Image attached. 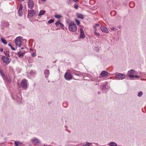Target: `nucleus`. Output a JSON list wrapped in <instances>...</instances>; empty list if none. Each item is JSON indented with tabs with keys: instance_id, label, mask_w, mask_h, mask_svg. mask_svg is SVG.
Returning <instances> with one entry per match:
<instances>
[{
	"instance_id": "1",
	"label": "nucleus",
	"mask_w": 146,
	"mask_h": 146,
	"mask_svg": "<svg viewBox=\"0 0 146 146\" xmlns=\"http://www.w3.org/2000/svg\"><path fill=\"white\" fill-rule=\"evenodd\" d=\"M68 28L70 31L75 32L77 31V27L76 24L73 22H71L69 24Z\"/></svg>"
},
{
	"instance_id": "2",
	"label": "nucleus",
	"mask_w": 146,
	"mask_h": 146,
	"mask_svg": "<svg viewBox=\"0 0 146 146\" xmlns=\"http://www.w3.org/2000/svg\"><path fill=\"white\" fill-rule=\"evenodd\" d=\"M0 74L5 81L8 83H10L11 82V78L9 76L8 77L5 76L4 74L1 70H0Z\"/></svg>"
},
{
	"instance_id": "3",
	"label": "nucleus",
	"mask_w": 146,
	"mask_h": 146,
	"mask_svg": "<svg viewBox=\"0 0 146 146\" xmlns=\"http://www.w3.org/2000/svg\"><path fill=\"white\" fill-rule=\"evenodd\" d=\"M115 77L116 80H122L125 78L126 76L122 73H118L115 75Z\"/></svg>"
},
{
	"instance_id": "4",
	"label": "nucleus",
	"mask_w": 146,
	"mask_h": 146,
	"mask_svg": "<svg viewBox=\"0 0 146 146\" xmlns=\"http://www.w3.org/2000/svg\"><path fill=\"white\" fill-rule=\"evenodd\" d=\"M21 86L25 90H26L27 87V81L25 79H23L21 83Z\"/></svg>"
},
{
	"instance_id": "5",
	"label": "nucleus",
	"mask_w": 146,
	"mask_h": 146,
	"mask_svg": "<svg viewBox=\"0 0 146 146\" xmlns=\"http://www.w3.org/2000/svg\"><path fill=\"white\" fill-rule=\"evenodd\" d=\"M35 13L36 11L32 9L28 10L27 15L28 18L29 19L35 15Z\"/></svg>"
},
{
	"instance_id": "6",
	"label": "nucleus",
	"mask_w": 146,
	"mask_h": 146,
	"mask_svg": "<svg viewBox=\"0 0 146 146\" xmlns=\"http://www.w3.org/2000/svg\"><path fill=\"white\" fill-rule=\"evenodd\" d=\"M64 77L66 80H70L72 79V76L67 70L65 74Z\"/></svg>"
},
{
	"instance_id": "7",
	"label": "nucleus",
	"mask_w": 146,
	"mask_h": 146,
	"mask_svg": "<svg viewBox=\"0 0 146 146\" xmlns=\"http://www.w3.org/2000/svg\"><path fill=\"white\" fill-rule=\"evenodd\" d=\"M27 5L28 8L32 9L34 7V3L32 0H28L27 2Z\"/></svg>"
},
{
	"instance_id": "8",
	"label": "nucleus",
	"mask_w": 146,
	"mask_h": 146,
	"mask_svg": "<svg viewBox=\"0 0 146 146\" xmlns=\"http://www.w3.org/2000/svg\"><path fill=\"white\" fill-rule=\"evenodd\" d=\"M80 34L79 38L83 39L85 38V36L82 27H80Z\"/></svg>"
},
{
	"instance_id": "9",
	"label": "nucleus",
	"mask_w": 146,
	"mask_h": 146,
	"mask_svg": "<svg viewBox=\"0 0 146 146\" xmlns=\"http://www.w3.org/2000/svg\"><path fill=\"white\" fill-rule=\"evenodd\" d=\"M33 143L35 145H37L38 143H40V141L38 139L34 137L31 140Z\"/></svg>"
},
{
	"instance_id": "10",
	"label": "nucleus",
	"mask_w": 146,
	"mask_h": 146,
	"mask_svg": "<svg viewBox=\"0 0 146 146\" xmlns=\"http://www.w3.org/2000/svg\"><path fill=\"white\" fill-rule=\"evenodd\" d=\"M15 42L17 46L20 47L22 43V42L19 37H17L15 39Z\"/></svg>"
},
{
	"instance_id": "11",
	"label": "nucleus",
	"mask_w": 146,
	"mask_h": 146,
	"mask_svg": "<svg viewBox=\"0 0 146 146\" xmlns=\"http://www.w3.org/2000/svg\"><path fill=\"white\" fill-rule=\"evenodd\" d=\"M2 56L1 58L2 59L4 63H5L6 64H8L10 63V61H9V59L8 58V57L5 56Z\"/></svg>"
},
{
	"instance_id": "12",
	"label": "nucleus",
	"mask_w": 146,
	"mask_h": 146,
	"mask_svg": "<svg viewBox=\"0 0 146 146\" xmlns=\"http://www.w3.org/2000/svg\"><path fill=\"white\" fill-rule=\"evenodd\" d=\"M100 29L103 32L106 33H108L109 32L107 28L104 26L101 27H100Z\"/></svg>"
},
{
	"instance_id": "13",
	"label": "nucleus",
	"mask_w": 146,
	"mask_h": 146,
	"mask_svg": "<svg viewBox=\"0 0 146 146\" xmlns=\"http://www.w3.org/2000/svg\"><path fill=\"white\" fill-rule=\"evenodd\" d=\"M44 74L45 77L46 78H47L49 77V76L50 74L49 70L48 69L44 70Z\"/></svg>"
},
{
	"instance_id": "14",
	"label": "nucleus",
	"mask_w": 146,
	"mask_h": 146,
	"mask_svg": "<svg viewBox=\"0 0 146 146\" xmlns=\"http://www.w3.org/2000/svg\"><path fill=\"white\" fill-rule=\"evenodd\" d=\"M109 74V73L106 71H102L100 75L102 77L107 76L108 74Z\"/></svg>"
},
{
	"instance_id": "15",
	"label": "nucleus",
	"mask_w": 146,
	"mask_h": 146,
	"mask_svg": "<svg viewBox=\"0 0 146 146\" xmlns=\"http://www.w3.org/2000/svg\"><path fill=\"white\" fill-rule=\"evenodd\" d=\"M46 11H45L44 10H41L40 11L39 13H38V14L37 15L40 17L41 16L43 15L45 13H46Z\"/></svg>"
},
{
	"instance_id": "16",
	"label": "nucleus",
	"mask_w": 146,
	"mask_h": 146,
	"mask_svg": "<svg viewBox=\"0 0 146 146\" xmlns=\"http://www.w3.org/2000/svg\"><path fill=\"white\" fill-rule=\"evenodd\" d=\"M25 53V52H22L21 51H19L17 53V54L18 55V56L19 57H23Z\"/></svg>"
},
{
	"instance_id": "17",
	"label": "nucleus",
	"mask_w": 146,
	"mask_h": 146,
	"mask_svg": "<svg viewBox=\"0 0 146 146\" xmlns=\"http://www.w3.org/2000/svg\"><path fill=\"white\" fill-rule=\"evenodd\" d=\"M76 15L77 17L79 18L83 19L84 18V16L81 14L77 13Z\"/></svg>"
},
{
	"instance_id": "18",
	"label": "nucleus",
	"mask_w": 146,
	"mask_h": 146,
	"mask_svg": "<svg viewBox=\"0 0 146 146\" xmlns=\"http://www.w3.org/2000/svg\"><path fill=\"white\" fill-rule=\"evenodd\" d=\"M5 53V55L7 57H10V56L9 54V51L6 50V51H4V52Z\"/></svg>"
},
{
	"instance_id": "19",
	"label": "nucleus",
	"mask_w": 146,
	"mask_h": 146,
	"mask_svg": "<svg viewBox=\"0 0 146 146\" xmlns=\"http://www.w3.org/2000/svg\"><path fill=\"white\" fill-rule=\"evenodd\" d=\"M135 71L134 70H129L127 72L128 74H135Z\"/></svg>"
},
{
	"instance_id": "20",
	"label": "nucleus",
	"mask_w": 146,
	"mask_h": 146,
	"mask_svg": "<svg viewBox=\"0 0 146 146\" xmlns=\"http://www.w3.org/2000/svg\"><path fill=\"white\" fill-rule=\"evenodd\" d=\"M106 84H103L102 87V90L103 91V92L106 90Z\"/></svg>"
},
{
	"instance_id": "21",
	"label": "nucleus",
	"mask_w": 146,
	"mask_h": 146,
	"mask_svg": "<svg viewBox=\"0 0 146 146\" xmlns=\"http://www.w3.org/2000/svg\"><path fill=\"white\" fill-rule=\"evenodd\" d=\"M1 40L2 42L5 44H7L6 40L3 38H1Z\"/></svg>"
},
{
	"instance_id": "22",
	"label": "nucleus",
	"mask_w": 146,
	"mask_h": 146,
	"mask_svg": "<svg viewBox=\"0 0 146 146\" xmlns=\"http://www.w3.org/2000/svg\"><path fill=\"white\" fill-rule=\"evenodd\" d=\"M18 13L19 16L21 17L23 15V13L22 11L18 10Z\"/></svg>"
},
{
	"instance_id": "23",
	"label": "nucleus",
	"mask_w": 146,
	"mask_h": 146,
	"mask_svg": "<svg viewBox=\"0 0 146 146\" xmlns=\"http://www.w3.org/2000/svg\"><path fill=\"white\" fill-rule=\"evenodd\" d=\"M143 94V92L142 91H140L138 93L137 96L139 97H140Z\"/></svg>"
},
{
	"instance_id": "24",
	"label": "nucleus",
	"mask_w": 146,
	"mask_h": 146,
	"mask_svg": "<svg viewBox=\"0 0 146 146\" xmlns=\"http://www.w3.org/2000/svg\"><path fill=\"white\" fill-rule=\"evenodd\" d=\"M23 8V6L21 3L20 4L18 10L22 11Z\"/></svg>"
},
{
	"instance_id": "25",
	"label": "nucleus",
	"mask_w": 146,
	"mask_h": 146,
	"mask_svg": "<svg viewBox=\"0 0 146 146\" xmlns=\"http://www.w3.org/2000/svg\"><path fill=\"white\" fill-rule=\"evenodd\" d=\"M129 77L130 78V79L131 80H133V78H134V75L132 74H129L128 75Z\"/></svg>"
},
{
	"instance_id": "26",
	"label": "nucleus",
	"mask_w": 146,
	"mask_h": 146,
	"mask_svg": "<svg viewBox=\"0 0 146 146\" xmlns=\"http://www.w3.org/2000/svg\"><path fill=\"white\" fill-rule=\"evenodd\" d=\"M29 73L32 76H34L35 74V72L33 70H31L29 72Z\"/></svg>"
},
{
	"instance_id": "27",
	"label": "nucleus",
	"mask_w": 146,
	"mask_h": 146,
	"mask_svg": "<svg viewBox=\"0 0 146 146\" xmlns=\"http://www.w3.org/2000/svg\"><path fill=\"white\" fill-rule=\"evenodd\" d=\"M57 19H60L62 17V16L61 15H56L54 16Z\"/></svg>"
},
{
	"instance_id": "28",
	"label": "nucleus",
	"mask_w": 146,
	"mask_h": 146,
	"mask_svg": "<svg viewBox=\"0 0 146 146\" xmlns=\"http://www.w3.org/2000/svg\"><path fill=\"white\" fill-rule=\"evenodd\" d=\"M54 19H50L48 21V23H49L50 24V23H53L54 22Z\"/></svg>"
},
{
	"instance_id": "29",
	"label": "nucleus",
	"mask_w": 146,
	"mask_h": 146,
	"mask_svg": "<svg viewBox=\"0 0 146 146\" xmlns=\"http://www.w3.org/2000/svg\"><path fill=\"white\" fill-rule=\"evenodd\" d=\"M8 46H9L11 48V49L13 50H15V48L13 47L11 44H8Z\"/></svg>"
},
{
	"instance_id": "30",
	"label": "nucleus",
	"mask_w": 146,
	"mask_h": 146,
	"mask_svg": "<svg viewBox=\"0 0 146 146\" xmlns=\"http://www.w3.org/2000/svg\"><path fill=\"white\" fill-rule=\"evenodd\" d=\"M75 21L77 25L78 26L79 25L80 23V21L77 19H76Z\"/></svg>"
},
{
	"instance_id": "31",
	"label": "nucleus",
	"mask_w": 146,
	"mask_h": 146,
	"mask_svg": "<svg viewBox=\"0 0 146 146\" xmlns=\"http://www.w3.org/2000/svg\"><path fill=\"white\" fill-rule=\"evenodd\" d=\"M19 146H21V145L22 144V143H21L19 141H15Z\"/></svg>"
},
{
	"instance_id": "32",
	"label": "nucleus",
	"mask_w": 146,
	"mask_h": 146,
	"mask_svg": "<svg viewBox=\"0 0 146 146\" xmlns=\"http://www.w3.org/2000/svg\"><path fill=\"white\" fill-rule=\"evenodd\" d=\"M61 23L60 22V20H58L55 23V25L57 26L59 25H60V23Z\"/></svg>"
},
{
	"instance_id": "33",
	"label": "nucleus",
	"mask_w": 146,
	"mask_h": 146,
	"mask_svg": "<svg viewBox=\"0 0 146 146\" xmlns=\"http://www.w3.org/2000/svg\"><path fill=\"white\" fill-rule=\"evenodd\" d=\"M60 27H61V28L62 29H64V25L61 23H60Z\"/></svg>"
},
{
	"instance_id": "34",
	"label": "nucleus",
	"mask_w": 146,
	"mask_h": 146,
	"mask_svg": "<svg viewBox=\"0 0 146 146\" xmlns=\"http://www.w3.org/2000/svg\"><path fill=\"white\" fill-rule=\"evenodd\" d=\"M99 26V25L98 24H96L95 25V26L94 27V28L96 29V27H98Z\"/></svg>"
},
{
	"instance_id": "35",
	"label": "nucleus",
	"mask_w": 146,
	"mask_h": 146,
	"mask_svg": "<svg viewBox=\"0 0 146 146\" xmlns=\"http://www.w3.org/2000/svg\"><path fill=\"white\" fill-rule=\"evenodd\" d=\"M73 73H74L76 75L78 76H79V74H78L76 73L75 72V71L73 72Z\"/></svg>"
},
{
	"instance_id": "36",
	"label": "nucleus",
	"mask_w": 146,
	"mask_h": 146,
	"mask_svg": "<svg viewBox=\"0 0 146 146\" xmlns=\"http://www.w3.org/2000/svg\"><path fill=\"white\" fill-rule=\"evenodd\" d=\"M78 6L77 5L75 4L74 5V7L76 9H78Z\"/></svg>"
},
{
	"instance_id": "37",
	"label": "nucleus",
	"mask_w": 146,
	"mask_h": 146,
	"mask_svg": "<svg viewBox=\"0 0 146 146\" xmlns=\"http://www.w3.org/2000/svg\"><path fill=\"white\" fill-rule=\"evenodd\" d=\"M134 77L136 78H140V76L139 75H135Z\"/></svg>"
},
{
	"instance_id": "38",
	"label": "nucleus",
	"mask_w": 146,
	"mask_h": 146,
	"mask_svg": "<svg viewBox=\"0 0 146 146\" xmlns=\"http://www.w3.org/2000/svg\"><path fill=\"white\" fill-rule=\"evenodd\" d=\"M95 34L98 36H99L100 35V34L99 33H97L96 31L94 32Z\"/></svg>"
},
{
	"instance_id": "39",
	"label": "nucleus",
	"mask_w": 146,
	"mask_h": 146,
	"mask_svg": "<svg viewBox=\"0 0 146 146\" xmlns=\"http://www.w3.org/2000/svg\"><path fill=\"white\" fill-rule=\"evenodd\" d=\"M32 56L33 57H35L36 56V54L34 52H33V53L32 54Z\"/></svg>"
},
{
	"instance_id": "40",
	"label": "nucleus",
	"mask_w": 146,
	"mask_h": 146,
	"mask_svg": "<svg viewBox=\"0 0 146 146\" xmlns=\"http://www.w3.org/2000/svg\"><path fill=\"white\" fill-rule=\"evenodd\" d=\"M115 28L114 27H111V28H110V29L112 31H114L115 30Z\"/></svg>"
},
{
	"instance_id": "41",
	"label": "nucleus",
	"mask_w": 146,
	"mask_h": 146,
	"mask_svg": "<svg viewBox=\"0 0 146 146\" xmlns=\"http://www.w3.org/2000/svg\"><path fill=\"white\" fill-rule=\"evenodd\" d=\"M95 49L97 50V51H98L99 50V48H97V47H96V48Z\"/></svg>"
},
{
	"instance_id": "42",
	"label": "nucleus",
	"mask_w": 146,
	"mask_h": 146,
	"mask_svg": "<svg viewBox=\"0 0 146 146\" xmlns=\"http://www.w3.org/2000/svg\"><path fill=\"white\" fill-rule=\"evenodd\" d=\"M0 50L1 52H2L3 51V49L2 48H0Z\"/></svg>"
},
{
	"instance_id": "43",
	"label": "nucleus",
	"mask_w": 146,
	"mask_h": 146,
	"mask_svg": "<svg viewBox=\"0 0 146 146\" xmlns=\"http://www.w3.org/2000/svg\"><path fill=\"white\" fill-rule=\"evenodd\" d=\"M93 143L92 144V145H90V146H94L93 144H94V145H95V143Z\"/></svg>"
},
{
	"instance_id": "44",
	"label": "nucleus",
	"mask_w": 146,
	"mask_h": 146,
	"mask_svg": "<svg viewBox=\"0 0 146 146\" xmlns=\"http://www.w3.org/2000/svg\"><path fill=\"white\" fill-rule=\"evenodd\" d=\"M6 25L7 26H9V24H8V23L7 22H6Z\"/></svg>"
},
{
	"instance_id": "45",
	"label": "nucleus",
	"mask_w": 146,
	"mask_h": 146,
	"mask_svg": "<svg viewBox=\"0 0 146 146\" xmlns=\"http://www.w3.org/2000/svg\"><path fill=\"white\" fill-rule=\"evenodd\" d=\"M14 144H15V146H19L15 142Z\"/></svg>"
},
{
	"instance_id": "46",
	"label": "nucleus",
	"mask_w": 146,
	"mask_h": 146,
	"mask_svg": "<svg viewBox=\"0 0 146 146\" xmlns=\"http://www.w3.org/2000/svg\"><path fill=\"white\" fill-rule=\"evenodd\" d=\"M20 2H22L24 1L25 0H18Z\"/></svg>"
},
{
	"instance_id": "47",
	"label": "nucleus",
	"mask_w": 146,
	"mask_h": 146,
	"mask_svg": "<svg viewBox=\"0 0 146 146\" xmlns=\"http://www.w3.org/2000/svg\"><path fill=\"white\" fill-rule=\"evenodd\" d=\"M46 0H41V1H42L45 2L46 1Z\"/></svg>"
},
{
	"instance_id": "48",
	"label": "nucleus",
	"mask_w": 146,
	"mask_h": 146,
	"mask_svg": "<svg viewBox=\"0 0 146 146\" xmlns=\"http://www.w3.org/2000/svg\"><path fill=\"white\" fill-rule=\"evenodd\" d=\"M56 61H54L52 62L53 63H55L56 62Z\"/></svg>"
},
{
	"instance_id": "49",
	"label": "nucleus",
	"mask_w": 146,
	"mask_h": 146,
	"mask_svg": "<svg viewBox=\"0 0 146 146\" xmlns=\"http://www.w3.org/2000/svg\"><path fill=\"white\" fill-rule=\"evenodd\" d=\"M30 51H33V49H30Z\"/></svg>"
},
{
	"instance_id": "50",
	"label": "nucleus",
	"mask_w": 146,
	"mask_h": 146,
	"mask_svg": "<svg viewBox=\"0 0 146 146\" xmlns=\"http://www.w3.org/2000/svg\"><path fill=\"white\" fill-rule=\"evenodd\" d=\"M21 49H24V48L21 47Z\"/></svg>"
},
{
	"instance_id": "51",
	"label": "nucleus",
	"mask_w": 146,
	"mask_h": 146,
	"mask_svg": "<svg viewBox=\"0 0 146 146\" xmlns=\"http://www.w3.org/2000/svg\"><path fill=\"white\" fill-rule=\"evenodd\" d=\"M43 146H46V145L45 144H44Z\"/></svg>"
},
{
	"instance_id": "52",
	"label": "nucleus",
	"mask_w": 146,
	"mask_h": 146,
	"mask_svg": "<svg viewBox=\"0 0 146 146\" xmlns=\"http://www.w3.org/2000/svg\"><path fill=\"white\" fill-rule=\"evenodd\" d=\"M48 82L49 83L50 82L49 81H48Z\"/></svg>"
},
{
	"instance_id": "53",
	"label": "nucleus",
	"mask_w": 146,
	"mask_h": 146,
	"mask_svg": "<svg viewBox=\"0 0 146 146\" xmlns=\"http://www.w3.org/2000/svg\"><path fill=\"white\" fill-rule=\"evenodd\" d=\"M47 68H48V66H47Z\"/></svg>"
},
{
	"instance_id": "54",
	"label": "nucleus",
	"mask_w": 146,
	"mask_h": 146,
	"mask_svg": "<svg viewBox=\"0 0 146 146\" xmlns=\"http://www.w3.org/2000/svg\"><path fill=\"white\" fill-rule=\"evenodd\" d=\"M98 94H100V92H98Z\"/></svg>"
}]
</instances>
